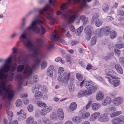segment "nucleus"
<instances>
[{"mask_svg":"<svg viewBox=\"0 0 124 124\" xmlns=\"http://www.w3.org/2000/svg\"><path fill=\"white\" fill-rule=\"evenodd\" d=\"M27 33L23 32L21 34L19 38L25 47L32 51V54L27 55V58L35 59L34 63L32 66V69L28 65H27L24 68V66L23 65H19L17 69V71L18 72H21L23 70V73L26 78L30 77L32 75L33 69H35L40 65L41 60L38 58L37 56L39 54V48L41 46L42 43L41 39H38L37 44L35 46L30 39L27 38Z\"/></svg>","mask_w":124,"mask_h":124,"instance_id":"nucleus-1","label":"nucleus"},{"mask_svg":"<svg viewBox=\"0 0 124 124\" xmlns=\"http://www.w3.org/2000/svg\"><path fill=\"white\" fill-rule=\"evenodd\" d=\"M36 11L39 12V14L35 15L34 19L30 23L29 26L27 29L29 30H32L35 33L43 35L46 32V30L43 25L44 24V20L42 17L41 15H46L47 19L51 18L50 23L53 25L55 21V19L52 17L53 15L52 10L48 5L46 4L43 9L36 8Z\"/></svg>","mask_w":124,"mask_h":124,"instance_id":"nucleus-2","label":"nucleus"},{"mask_svg":"<svg viewBox=\"0 0 124 124\" xmlns=\"http://www.w3.org/2000/svg\"><path fill=\"white\" fill-rule=\"evenodd\" d=\"M78 11V10L76 9L70 10L69 11V13L74 14L70 16L66 14H62L59 11H57L56 14L58 15H61L62 16V18L67 20L69 23H71L78 17V14L77 13Z\"/></svg>","mask_w":124,"mask_h":124,"instance_id":"nucleus-3","label":"nucleus"},{"mask_svg":"<svg viewBox=\"0 0 124 124\" xmlns=\"http://www.w3.org/2000/svg\"><path fill=\"white\" fill-rule=\"evenodd\" d=\"M17 61V58L15 54L13 56H10L8 57V72L10 70V66L11 71L13 72L15 70L17 65L15 62ZM14 75V74L13 73L9 75L8 74V81H11L13 80Z\"/></svg>","mask_w":124,"mask_h":124,"instance_id":"nucleus-4","label":"nucleus"},{"mask_svg":"<svg viewBox=\"0 0 124 124\" xmlns=\"http://www.w3.org/2000/svg\"><path fill=\"white\" fill-rule=\"evenodd\" d=\"M0 96H2L3 99L5 101V104L4 105L5 107L7 108L8 103L6 101L8 100V89L6 88L4 82L2 80L0 81Z\"/></svg>","mask_w":124,"mask_h":124,"instance_id":"nucleus-5","label":"nucleus"},{"mask_svg":"<svg viewBox=\"0 0 124 124\" xmlns=\"http://www.w3.org/2000/svg\"><path fill=\"white\" fill-rule=\"evenodd\" d=\"M5 64L0 69V79H6L8 77V74H5L8 72V58L5 61Z\"/></svg>","mask_w":124,"mask_h":124,"instance_id":"nucleus-6","label":"nucleus"},{"mask_svg":"<svg viewBox=\"0 0 124 124\" xmlns=\"http://www.w3.org/2000/svg\"><path fill=\"white\" fill-rule=\"evenodd\" d=\"M85 85V87L88 89V92L90 94L96 91L98 88L97 86H94L91 81H86Z\"/></svg>","mask_w":124,"mask_h":124,"instance_id":"nucleus-7","label":"nucleus"},{"mask_svg":"<svg viewBox=\"0 0 124 124\" xmlns=\"http://www.w3.org/2000/svg\"><path fill=\"white\" fill-rule=\"evenodd\" d=\"M16 77L19 83V85L17 88L19 91H21L23 90L22 86L27 85V83L26 78H23L20 75H18Z\"/></svg>","mask_w":124,"mask_h":124,"instance_id":"nucleus-8","label":"nucleus"},{"mask_svg":"<svg viewBox=\"0 0 124 124\" xmlns=\"http://www.w3.org/2000/svg\"><path fill=\"white\" fill-rule=\"evenodd\" d=\"M53 35L51 40L53 42L57 41L61 42L63 44L66 45V41L61 39L60 36L58 35L57 31L56 30H54V32L53 34Z\"/></svg>","mask_w":124,"mask_h":124,"instance_id":"nucleus-9","label":"nucleus"},{"mask_svg":"<svg viewBox=\"0 0 124 124\" xmlns=\"http://www.w3.org/2000/svg\"><path fill=\"white\" fill-rule=\"evenodd\" d=\"M14 95L15 93L12 90V86L11 84L8 83V106L11 105Z\"/></svg>","mask_w":124,"mask_h":124,"instance_id":"nucleus-10","label":"nucleus"},{"mask_svg":"<svg viewBox=\"0 0 124 124\" xmlns=\"http://www.w3.org/2000/svg\"><path fill=\"white\" fill-rule=\"evenodd\" d=\"M70 76V73H65L63 76L59 75L57 78V80L61 82L62 83L67 84L69 78Z\"/></svg>","mask_w":124,"mask_h":124,"instance_id":"nucleus-11","label":"nucleus"},{"mask_svg":"<svg viewBox=\"0 0 124 124\" xmlns=\"http://www.w3.org/2000/svg\"><path fill=\"white\" fill-rule=\"evenodd\" d=\"M112 124H123L124 123V116L121 115L116 118H113L111 120Z\"/></svg>","mask_w":124,"mask_h":124,"instance_id":"nucleus-12","label":"nucleus"},{"mask_svg":"<svg viewBox=\"0 0 124 124\" xmlns=\"http://www.w3.org/2000/svg\"><path fill=\"white\" fill-rule=\"evenodd\" d=\"M105 71L106 72V74L109 76L110 79L111 78L113 79H116L117 77L116 74L113 70L109 69H107L105 70Z\"/></svg>","mask_w":124,"mask_h":124,"instance_id":"nucleus-13","label":"nucleus"},{"mask_svg":"<svg viewBox=\"0 0 124 124\" xmlns=\"http://www.w3.org/2000/svg\"><path fill=\"white\" fill-rule=\"evenodd\" d=\"M67 3L62 4L60 5V10L62 11L65 9L67 8V5H69L72 3L73 2L74 3H78L80 2V0H73L72 1V0H66Z\"/></svg>","mask_w":124,"mask_h":124,"instance_id":"nucleus-14","label":"nucleus"},{"mask_svg":"<svg viewBox=\"0 0 124 124\" xmlns=\"http://www.w3.org/2000/svg\"><path fill=\"white\" fill-rule=\"evenodd\" d=\"M84 32L86 35H85L86 39L89 40L91 37L92 31L89 26H86L85 28Z\"/></svg>","mask_w":124,"mask_h":124,"instance_id":"nucleus-15","label":"nucleus"},{"mask_svg":"<svg viewBox=\"0 0 124 124\" xmlns=\"http://www.w3.org/2000/svg\"><path fill=\"white\" fill-rule=\"evenodd\" d=\"M105 78L107 79L109 83L113 85L114 86L116 87L119 85L120 82L119 80L116 79L114 80H112V79H110L109 77L107 76H106Z\"/></svg>","mask_w":124,"mask_h":124,"instance_id":"nucleus-16","label":"nucleus"},{"mask_svg":"<svg viewBox=\"0 0 124 124\" xmlns=\"http://www.w3.org/2000/svg\"><path fill=\"white\" fill-rule=\"evenodd\" d=\"M44 107L40 111L41 115L43 116H45L52 110V107L51 106H46Z\"/></svg>","mask_w":124,"mask_h":124,"instance_id":"nucleus-17","label":"nucleus"},{"mask_svg":"<svg viewBox=\"0 0 124 124\" xmlns=\"http://www.w3.org/2000/svg\"><path fill=\"white\" fill-rule=\"evenodd\" d=\"M13 117V114L11 111H8V120H9V124H18V121L16 120L12 121Z\"/></svg>","mask_w":124,"mask_h":124,"instance_id":"nucleus-18","label":"nucleus"},{"mask_svg":"<svg viewBox=\"0 0 124 124\" xmlns=\"http://www.w3.org/2000/svg\"><path fill=\"white\" fill-rule=\"evenodd\" d=\"M109 117L108 115L105 113L101 114L99 119L100 122H106L109 121Z\"/></svg>","mask_w":124,"mask_h":124,"instance_id":"nucleus-19","label":"nucleus"},{"mask_svg":"<svg viewBox=\"0 0 124 124\" xmlns=\"http://www.w3.org/2000/svg\"><path fill=\"white\" fill-rule=\"evenodd\" d=\"M111 102V100L110 97L108 96L106 97L102 101L101 104L104 106L109 105Z\"/></svg>","mask_w":124,"mask_h":124,"instance_id":"nucleus-20","label":"nucleus"},{"mask_svg":"<svg viewBox=\"0 0 124 124\" xmlns=\"http://www.w3.org/2000/svg\"><path fill=\"white\" fill-rule=\"evenodd\" d=\"M86 95H90L88 91L87 90H82L79 91L77 95L78 97L80 98Z\"/></svg>","mask_w":124,"mask_h":124,"instance_id":"nucleus-21","label":"nucleus"},{"mask_svg":"<svg viewBox=\"0 0 124 124\" xmlns=\"http://www.w3.org/2000/svg\"><path fill=\"white\" fill-rule=\"evenodd\" d=\"M123 99L121 97H118L115 98L114 100V103L116 105H119L123 102Z\"/></svg>","mask_w":124,"mask_h":124,"instance_id":"nucleus-22","label":"nucleus"},{"mask_svg":"<svg viewBox=\"0 0 124 124\" xmlns=\"http://www.w3.org/2000/svg\"><path fill=\"white\" fill-rule=\"evenodd\" d=\"M104 94L102 92H98L96 95V99L98 101H101L104 98Z\"/></svg>","mask_w":124,"mask_h":124,"instance_id":"nucleus-23","label":"nucleus"},{"mask_svg":"<svg viewBox=\"0 0 124 124\" xmlns=\"http://www.w3.org/2000/svg\"><path fill=\"white\" fill-rule=\"evenodd\" d=\"M57 113L58 114V117L59 119L62 120L64 118V114L63 110L62 108H59L58 109Z\"/></svg>","mask_w":124,"mask_h":124,"instance_id":"nucleus-24","label":"nucleus"},{"mask_svg":"<svg viewBox=\"0 0 124 124\" xmlns=\"http://www.w3.org/2000/svg\"><path fill=\"white\" fill-rule=\"evenodd\" d=\"M26 17H24L22 18L21 25L19 27V29L23 31L24 28L25 26L26 23Z\"/></svg>","mask_w":124,"mask_h":124,"instance_id":"nucleus-25","label":"nucleus"},{"mask_svg":"<svg viewBox=\"0 0 124 124\" xmlns=\"http://www.w3.org/2000/svg\"><path fill=\"white\" fill-rule=\"evenodd\" d=\"M101 31H103L104 35L107 36L109 34L110 30L108 27L106 26L104 28H101Z\"/></svg>","mask_w":124,"mask_h":124,"instance_id":"nucleus-26","label":"nucleus"},{"mask_svg":"<svg viewBox=\"0 0 124 124\" xmlns=\"http://www.w3.org/2000/svg\"><path fill=\"white\" fill-rule=\"evenodd\" d=\"M91 107L93 110L96 111L100 107L101 104L99 103H94L92 104Z\"/></svg>","mask_w":124,"mask_h":124,"instance_id":"nucleus-27","label":"nucleus"},{"mask_svg":"<svg viewBox=\"0 0 124 124\" xmlns=\"http://www.w3.org/2000/svg\"><path fill=\"white\" fill-rule=\"evenodd\" d=\"M40 85L39 84H36L35 85L32 87L31 91L33 93H36L41 88Z\"/></svg>","mask_w":124,"mask_h":124,"instance_id":"nucleus-28","label":"nucleus"},{"mask_svg":"<svg viewBox=\"0 0 124 124\" xmlns=\"http://www.w3.org/2000/svg\"><path fill=\"white\" fill-rule=\"evenodd\" d=\"M53 69V67L52 65L50 66L48 69L47 74L49 76L51 77L52 76Z\"/></svg>","mask_w":124,"mask_h":124,"instance_id":"nucleus-29","label":"nucleus"},{"mask_svg":"<svg viewBox=\"0 0 124 124\" xmlns=\"http://www.w3.org/2000/svg\"><path fill=\"white\" fill-rule=\"evenodd\" d=\"M115 67L118 72L122 74L123 73V70L121 66L119 64H117L115 65Z\"/></svg>","mask_w":124,"mask_h":124,"instance_id":"nucleus-30","label":"nucleus"},{"mask_svg":"<svg viewBox=\"0 0 124 124\" xmlns=\"http://www.w3.org/2000/svg\"><path fill=\"white\" fill-rule=\"evenodd\" d=\"M83 1L81 3V7L82 8H86L87 5L86 4V2H91L92 0H83Z\"/></svg>","mask_w":124,"mask_h":124,"instance_id":"nucleus-31","label":"nucleus"},{"mask_svg":"<svg viewBox=\"0 0 124 124\" xmlns=\"http://www.w3.org/2000/svg\"><path fill=\"white\" fill-rule=\"evenodd\" d=\"M79 18L83 22V24H85L86 23L87 21L88 18L86 17L85 15H82L80 16Z\"/></svg>","mask_w":124,"mask_h":124,"instance_id":"nucleus-32","label":"nucleus"},{"mask_svg":"<svg viewBox=\"0 0 124 124\" xmlns=\"http://www.w3.org/2000/svg\"><path fill=\"white\" fill-rule=\"evenodd\" d=\"M72 120L73 122L76 123H80L81 121V118L79 116H75L73 117Z\"/></svg>","mask_w":124,"mask_h":124,"instance_id":"nucleus-33","label":"nucleus"},{"mask_svg":"<svg viewBox=\"0 0 124 124\" xmlns=\"http://www.w3.org/2000/svg\"><path fill=\"white\" fill-rule=\"evenodd\" d=\"M122 113V112L120 111H118L113 112L110 114V116L111 117L113 118L116 116H117Z\"/></svg>","mask_w":124,"mask_h":124,"instance_id":"nucleus-34","label":"nucleus"},{"mask_svg":"<svg viewBox=\"0 0 124 124\" xmlns=\"http://www.w3.org/2000/svg\"><path fill=\"white\" fill-rule=\"evenodd\" d=\"M83 27L82 26L77 30L75 32V33L77 36H79L83 30Z\"/></svg>","mask_w":124,"mask_h":124,"instance_id":"nucleus-35","label":"nucleus"},{"mask_svg":"<svg viewBox=\"0 0 124 124\" xmlns=\"http://www.w3.org/2000/svg\"><path fill=\"white\" fill-rule=\"evenodd\" d=\"M58 72L59 75H62V76L64 75V74L66 73H64V69L62 67H60L59 68Z\"/></svg>","mask_w":124,"mask_h":124,"instance_id":"nucleus-36","label":"nucleus"},{"mask_svg":"<svg viewBox=\"0 0 124 124\" xmlns=\"http://www.w3.org/2000/svg\"><path fill=\"white\" fill-rule=\"evenodd\" d=\"M42 93L41 92L39 91L36 93L35 95V97L37 99L40 98L42 97Z\"/></svg>","mask_w":124,"mask_h":124,"instance_id":"nucleus-37","label":"nucleus"},{"mask_svg":"<svg viewBox=\"0 0 124 124\" xmlns=\"http://www.w3.org/2000/svg\"><path fill=\"white\" fill-rule=\"evenodd\" d=\"M116 32L114 31H112L110 32V38L112 39H113L117 36Z\"/></svg>","mask_w":124,"mask_h":124,"instance_id":"nucleus-38","label":"nucleus"},{"mask_svg":"<svg viewBox=\"0 0 124 124\" xmlns=\"http://www.w3.org/2000/svg\"><path fill=\"white\" fill-rule=\"evenodd\" d=\"M77 107L76 104L75 102H74L70 104V108L71 110L74 111L76 109Z\"/></svg>","mask_w":124,"mask_h":124,"instance_id":"nucleus-39","label":"nucleus"},{"mask_svg":"<svg viewBox=\"0 0 124 124\" xmlns=\"http://www.w3.org/2000/svg\"><path fill=\"white\" fill-rule=\"evenodd\" d=\"M97 39L96 37L94 36L91 39V44L92 45H95L97 41Z\"/></svg>","mask_w":124,"mask_h":124,"instance_id":"nucleus-40","label":"nucleus"},{"mask_svg":"<svg viewBox=\"0 0 124 124\" xmlns=\"http://www.w3.org/2000/svg\"><path fill=\"white\" fill-rule=\"evenodd\" d=\"M96 34L98 37H102L104 35L103 31H101V28L100 30H97Z\"/></svg>","mask_w":124,"mask_h":124,"instance_id":"nucleus-41","label":"nucleus"},{"mask_svg":"<svg viewBox=\"0 0 124 124\" xmlns=\"http://www.w3.org/2000/svg\"><path fill=\"white\" fill-rule=\"evenodd\" d=\"M115 46L118 48L120 49L124 47V44L117 42L115 44Z\"/></svg>","mask_w":124,"mask_h":124,"instance_id":"nucleus-42","label":"nucleus"},{"mask_svg":"<svg viewBox=\"0 0 124 124\" xmlns=\"http://www.w3.org/2000/svg\"><path fill=\"white\" fill-rule=\"evenodd\" d=\"M69 88L70 92H73L74 90V85L73 84L70 83L69 84Z\"/></svg>","mask_w":124,"mask_h":124,"instance_id":"nucleus-43","label":"nucleus"},{"mask_svg":"<svg viewBox=\"0 0 124 124\" xmlns=\"http://www.w3.org/2000/svg\"><path fill=\"white\" fill-rule=\"evenodd\" d=\"M16 105L17 107H21L22 105V101L20 99L16 101Z\"/></svg>","mask_w":124,"mask_h":124,"instance_id":"nucleus-44","label":"nucleus"},{"mask_svg":"<svg viewBox=\"0 0 124 124\" xmlns=\"http://www.w3.org/2000/svg\"><path fill=\"white\" fill-rule=\"evenodd\" d=\"M90 115V114L89 113H85L82 115V117L84 119H86L89 117Z\"/></svg>","mask_w":124,"mask_h":124,"instance_id":"nucleus-45","label":"nucleus"},{"mask_svg":"<svg viewBox=\"0 0 124 124\" xmlns=\"http://www.w3.org/2000/svg\"><path fill=\"white\" fill-rule=\"evenodd\" d=\"M47 63L45 61H43L41 63V69H44L47 67Z\"/></svg>","mask_w":124,"mask_h":124,"instance_id":"nucleus-46","label":"nucleus"},{"mask_svg":"<svg viewBox=\"0 0 124 124\" xmlns=\"http://www.w3.org/2000/svg\"><path fill=\"white\" fill-rule=\"evenodd\" d=\"M34 119L32 117H28L27 119L26 123L27 124H30L33 121Z\"/></svg>","mask_w":124,"mask_h":124,"instance_id":"nucleus-47","label":"nucleus"},{"mask_svg":"<svg viewBox=\"0 0 124 124\" xmlns=\"http://www.w3.org/2000/svg\"><path fill=\"white\" fill-rule=\"evenodd\" d=\"M77 78L79 81H81L82 80L83 77L82 75L78 73H77L76 74Z\"/></svg>","mask_w":124,"mask_h":124,"instance_id":"nucleus-48","label":"nucleus"},{"mask_svg":"<svg viewBox=\"0 0 124 124\" xmlns=\"http://www.w3.org/2000/svg\"><path fill=\"white\" fill-rule=\"evenodd\" d=\"M102 21L99 19H98L96 21L95 24L97 27H99L102 25Z\"/></svg>","mask_w":124,"mask_h":124,"instance_id":"nucleus-49","label":"nucleus"},{"mask_svg":"<svg viewBox=\"0 0 124 124\" xmlns=\"http://www.w3.org/2000/svg\"><path fill=\"white\" fill-rule=\"evenodd\" d=\"M37 104L38 106L41 107L46 106V104L45 103L41 101H38Z\"/></svg>","mask_w":124,"mask_h":124,"instance_id":"nucleus-50","label":"nucleus"},{"mask_svg":"<svg viewBox=\"0 0 124 124\" xmlns=\"http://www.w3.org/2000/svg\"><path fill=\"white\" fill-rule=\"evenodd\" d=\"M102 8L105 12H107L108 10V7L106 4H103L102 7Z\"/></svg>","mask_w":124,"mask_h":124,"instance_id":"nucleus-51","label":"nucleus"},{"mask_svg":"<svg viewBox=\"0 0 124 124\" xmlns=\"http://www.w3.org/2000/svg\"><path fill=\"white\" fill-rule=\"evenodd\" d=\"M28 110L30 112H31L33 110V106L31 104L29 105L27 107Z\"/></svg>","mask_w":124,"mask_h":124,"instance_id":"nucleus-52","label":"nucleus"},{"mask_svg":"<svg viewBox=\"0 0 124 124\" xmlns=\"http://www.w3.org/2000/svg\"><path fill=\"white\" fill-rule=\"evenodd\" d=\"M109 110L111 112H113L116 110V108L115 107L110 105L109 107Z\"/></svg>","mask_w":124,"mask_h":124,"instance_id":"nucleus-53","label":"nucleus"},{"mask_svg":"<svg viewBox=\"0 0 124 124\" xmlns=\"http://www.w3.org/2000/svg\"><path fill=\"white\" fill-rule=\"evenodd\" d=\"M26 118V115L25 113H23L21 114L20 118L22 119L23 120Z\"/></svg>","mask_w":124,"mask_h":124,"instance_id":"nucleus-54","label":"nucleus"},{"mask_svg":"<svg viewBox=\"0 0 124 124\" xmlns=\"http://www.w3.org/2000/svg\"><path fill=\"white\" fill-rule=\"evenodd\" d=\"M54 46L53 44H49L47 45L46 46V48L48 51L50 50Z\"/></svg>","mask_w":124,"mask_h":124,"instance_id":"nucleus-55","label":"nucleus"},{"mask_svg":"<svg viewBox=\"0 0 124 124\" xmlns=\"http://www.w3.org/2000/svg\"><path fill=\"white\" fill-rule=\"evenodd\" d=\"M50 118L52 120H55L57 119V117L55 114L54 113L50 116Z\"/></svg>","mask_w":124,"mask_h":124,"instance_id":"nucleus-56","label":"nucleus"},{"mask_svg":"<svg viewBox=\"0 0 124 124\" xmlns=\"http://www.w3.org/2000/svg\"><path fill=\"white\" fill-rule=\"evenodd\" d=\"M117 13L118 15L121 16H124V11L122 10H118L117 11Z\"/></svg>","mask_w":124,"mask_h":124,"instance_id":"nucleus-57","label":"nucleus"},{"mask_svg":"<svg viewBox=\"0 0 124 124\" xmlns=\"http://www.w3.org/2000/svg\"><path fill=\"white\" fill-rule=\"evenodd\" d=\"M38 77L37 75H34L33 76V81L34 82L36 83L37 82L38 80Z\"/></svg>","mask_w":124,"mask_h":124,"instance_id":"nucleus-58","label":"nucleus"},{"mask_svg":"<svg viewBox=\"0 0 124 124\" xmlns=\"http://www.w3.org/2000/svg\"><path fill=\"white\" fill-rule=\"evenodd\" d=\"M114 47V46L113 45L112 43H109L108 46V48L110 50L112 49Z\"/></svg>","mask_w":124,"mask_h":124,"instance_id":"nucleus-59","label":"nucleus"},{"mask_svg":"<svg viewBox=\"0 0 124 124\" xmlns=\"http://www.w3.org/2000/svg\"><path fill=\"white\" fill-rule=\"evenodd\" d=\"M92 101H91L89 102L88 103L86 106L85 108L86 109H88L90 107L91 104L92 103Z\"/></svg>","mask_w":124,"mask_h":124,"instance_id":"nucleus-60","label":"nucleus"},{"mask_svg":"<svg viewBox=\"0 0 124 124\" xmlns=\"http://www.w3.org/2000/svg\"><path fill=\"white\" fill-rule=\"evenodd\" d=\"M27 94H23L20 95V97L21 99H22V100H23V99H24L25 98H26L25 97H27Z\"/></svg>","mask_w":124,"mask_h":124,"instance_id":"nucleus-61","label":"nucleus"},{"mask_svg":"<svg viewBox=\"0 0 124 124\" xmlns=\"http://www.w3.org/2000/svg\"><path fill=\"white\" fill-rule=\"evenodd\" d=\"M43 122L45 124H50V121L48 119H47L45 120H44L43 121Z\"/></svg>","mask_w":124,"mask_h":124,"instance_id":"nucleus-62","label":"nucleus"},{"mask_svg":"<svg viewBox=\"0 0 124 124\" xmlns=\"http://www.w3.org/2000/svg\"><path fill=\"white\" fill-rule=\"evenodd\" d=\"M56 1L55 0H49V3L52 5H54Z\"/></svg>","mask_w":124,"mask_h":124,"instance_id":"nucleus-63","label":"nucleus"},{"mask_svg":"<svg viewBox=\"0 0 124 124\" xmlns=\"http://www.w3.org/2000/svg\"><path fill=\"white\" fill-rule=\"evenodd\" d=\"M94 115L93 114L91 115L90 118V120L91 121H93L95 120L96 118H95V116H94Z\"/></svg>","mask_w":124,"mask_h":124,"instance_id":"nucleus-64","label":"nucleus"}]
</instances>
